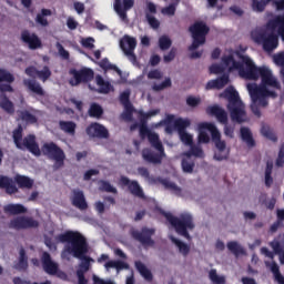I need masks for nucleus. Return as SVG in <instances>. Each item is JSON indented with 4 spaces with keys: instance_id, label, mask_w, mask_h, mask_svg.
Segmentation results:
<instances>
[{
    "instance_id": "16",
    "label": "nucleus",
    "mask_w": 284,
    "mask_h": 284,
    "mask_svg": "<svg viewBox=\"0 0 284 284\" xmlns=\"http://www.w3.org/2000/svg\"><path fill=\"white\" fill-rule=\"evenodd\" d=\"M142 159L146 163H152L153 165H161L163 163V159H165V149H162V151H159V153L152 151V149H143Z\"/></svg>"
},
{
    "instance_id": "63",
    "label": "nucleus",
    "mask_w": 284,
    "mask_h": 284,
    "mask_svg": "<svg viewBox=\"0 0 284 284\" xmlns=\"http://www.w3.org/2000/svg\"><path fill=\"white\" fill-rule=\"evenodd\" d=\"M277 168H283L284 165V143L280 148L278 156L276 160Z\"/></svg>"
},
{
    "instance_id": "41",
    "label": "nucleus",
    "mask_w": 284,
    "mask_h": 284,
    "mask_svg": "<svg viewBox=\"0 0 284 284\" xmlns=\"http://www.w3.org/2000/svg\"><path fill=\"white\" fill-rule=\"evenodd\" d=\"M95 81L100 88L99 89L100 94H109L110 93V88H112L110 82H105V80L101 75H97Z\"/></svg>"
},
{
    "instance_id": "44",
    "label": "nucleus",
    "mask_w": 284,
    "mask_h": 284,
    "mask_svg": "<svg viewBox=\"0 0 284 284\" xmlns=\"http://www.w3.org/2000/svg\"><path fill=\"white\" fill-rule=\"evenodd\" d=\"M89 116L92 119H101V116H103V108L97 103L91 104L89 109Z\"/></svg>"
},
{
    "instance_id": "29",
    "label": "nucleus",
    "mask_w": 284,
    "mask_h": 284,
    "mask_svg": "<svg viewBox=\"0 0 284 284\" xmlns=\"http://www.w3.org/2000/svg\"><path fill=\"white\" fill-rule=\"evenodd\" d=\"M222 63L225 65V68H229L230 72L241 68V62L236 61L232 54L222 57Z\"/></svg>"
},
{
    "instance_id": "62",
    "label": "nucleus",
    "mask_w": 284,
    "mask_h": 284,
    "mask_svg": "<svg viewBox=\"0 0 284 284\" xmlns=\"http://www.w3.org/2000/svg\"><path fill=\"white\" fill-rule=\"evenodd\" d=\"M174 59H176V48H172L170 52L163 57L164 63H171Z\"/></svg>"
},
{
    "instance_id": "9",
    "label": "nucleus",
    "mask_w": 284,
    "mask_h": 284,
    "mask_svg": "<svg viewBox=\"0 0 284 284\" xmlns=\"http://www.w3.org/2000/svg\"><path fill=\"white\" fill-rule=\"evenodd\" d=\"M70 80L69 84L72 85V88H77V85H81V83H90L94 79V71L90 68H81L78 69H70L69 70Z\"/></svg>"
},
{
    "instance_id": "32",
    "label": "nucleus",
    "mask_w": 284,
    "mask_h": 284,
    "mask_svg": "<svg viewBox=\"0 0 284 284\" xmlns=\"http://www.w3.org/2000/svg\"><path fill=\"white\" fill-rule=\"evenodd\" d=\"M4 212L7 214H26V212H28V209H26V206H23L22 204H9L7 206H4Z\"/></svg>"
},
{
    "instance_id": "57",
    "label": "nucleus",
    "mask_w": 284,
    "mask_h": 284,
    "mask_svg": "<svg viewBox=\"0 0 284 284\" xmlns=\"http://www.w3.org/2000/svg\"><path fill=\"white\" fill-rule=\"evenodd\" d=\"M145 18H146L149 26H151V28L153 30H159V28H161V22L154 16L146 13Z\"/></svg>"
},
{
    "instance_id": "27",
    "label": "nucleus",
    "mask_w": 284,
    "mask_h": 284,
    "mask_svg": "<svg viewBox=\"0 0 284 284\" xmlns=\"http://www.w3.org/2000/svg\"><path fill=\"white\" fill-rule=\"evenodd\" d=\"M240 136L242 141L247 145V148H254L256 142L254 141V136L252 135V131L247 126H242L240 129Z\"/></svg>"
},
{
    "instance_id": "47",
    "label": "nucleus",
    "mask_w": 284,
    "mask_h": 284,
    "mask_svg": "<svg viewBox=\"0 0 284 284\" xmlns=\"http://www.w3.org/2000/svg\"><path fill=\"white\" fill-rule=\"evenodd\" d=\"M20 119L30 125H34V123L38 121L37 116L30 113V111H20Z\"/></svg>"
},
{
    "instance_id": "45",
    "label": "nucleus",
    "mask_w": 284,
    "mask_h": 284,
    "mask_svg": "<svg viewBox=\"0 0 284 284\" xmlns=\"http://www.w3.org/2000/svg\"><path fill=\"white\" fill-rule=\"evenodd\" d=\"M9 226L13 230H26V216H18L11 220Z\"/></svg>"
},
{
    "instance_id": "61",
    "label": "nucleus",
    "mask_w": 284,
    "mask_h": 284,
    "mask_svg": "<svg viewBox=\"0 0 284 284\" xmlns=\"http://www.w3.org/2000/svg\"><path fill=\"white\" fill-rule=\"evenodd\" d=\"M57 49L58 52L60 54V57L62 59H64V61H68L70 59V52H68V50H65V48H63V45L61 43H57Z\"/></svg>"
},
{
    "instance_id": "20",
    "label": "nucleus",
    "mask_w": 284,
    "mask_h": 284,
    "mask_svg": "<svg viewBox=\"0 0 284 284\" xmlns=\"http://www.w3.org/2000/svg\"><path fill=\"white\" fill-rule=\"evenodd\" d=\"M21 41L29 47V50H39L41 48V39L37 33H31L29 30L21 32Z\"/></svg>"
},
{
    "instance_id": "52",
    "label": "nucleus",
    "mask_w": 284,
    "mask_h": 284,
    "mask_svg": "<svg viewBox=\"0 0 284 284\" xmlns=\"http://www.w3.org/2000/svg\"><path fill=\"white\" fill-rule=\"evenodd\" d=\"M38 79H40V81H42L43 83H45V81H48V79H50V77H52V71H50V67L44 65L42 70H38Z\"/></svg>"
},
{
    "instance_id": "11",
    "label": "nucleus",
    "mask_w": 284,
    "mask_h": 284,
    "mask_svg": "<svg viewBox=\"0 0 284 284\" xmlns=\"http://www.w3.org/2000/svg\"><path fill=\"white\" fill-rule=\"evenodd\" d=\"M154 229H148V227H142L141 231H133L132 232V237L141 243L143 247H153L154 245V240H152V236L155 234Z\"/></svg>"
},
{
    "instance_id": "49",
    "label": "nucleus",
    "mask_w": 284,
    "mask_h": 284,
    "mask_svg": "<svg viewBox=\"0 0 284 284\" xmlns=\"http://www.w3.org/2000/svg\"><path fill=\"white\" fill-rule=\"evenodd\" d=\"M271 272L274 274L275 280L278 283L284 284V276L281 274V268L278 267V264H276V262L271 263Z\"/></svg>"
},
{
    "instance_id": "24",
    "label": "nucleus",
    "mask_w": 284,
    "mask_h": 284,
    "mask_svg": "<svg viewBox=\"0 0 284 284\" xmlns=\"http://www.w3.org/2000/svg\"><path fill=\"white\" fill-rule=\"evenodd\" d=\"M14 183L18 184L20 190H32L34 187V180L28 175L17 174L14 176Z\"/></svg>"
},
{
    "instance_id": "58",
    "label": "nucleus",
    "mask_w": 284,
    "mask_h": 284,
    "mask_svg": "<svg viewBox=\"0 0 284 284\" xmlns=\"http://www.w3.org/2000/svg\"><path fill=\"white\" fill-rule=\"evenodd\" d=\"M39 227V221L30 216H24V230H32Z\"/></svg>"
},
{
    "instance_id": "36",
    "label": "nucleus",
    "mask_w": 284,
    "mask_h": 284,
    "mask_svg": "<svg viewBox=\"0 0 284 284\" xmlns=\"http://www.w3.org/2000/svg\"><path fill=\"white\" fill-rule=\"evenodd\" d=\"M172 243H174V245H176L180 254H182V256H187V254H190V245L185 244L183 241L171 236L170 237Z\"/></svg>"
},
{
    "instance_id": "64",
    "label": "nucleus",
    "mask_w": 284,
    "mask_h": 284,
    "mask_svg": "<svg viewBox=\"0 0 284 284\" xmlns=\"http://www.w3.org/2000/svg\"><path fill=\"white\" fill-rule=\"evenodd\" d=\"M274 63H276L281 69L284 68V52L277 53L273 57Z\"/></svg>"
},
{
    "instance_id": "39",
    "label": "nucleus",
    "mask_w": 284,
    "mask_h": 284,
    "mask_svg": "<svg viewBox=\"0 0 284 284\" xmlns=\"http://www.w3.org/2000/svg\"><path fill=\"white\" fill-rule=\"evenodd\" d=\"M100 68H102V70H104L105 72H108V70H113L114 72H116V74H119V77L123 74V71H121V69H119V67H116L115 64H112L110 60H108V58L101 60Z\"/></svg>"
},
{
    "instance_id": "10",
    "label": "nucleus",
    "mask_w": 284,
    "mask_h": 284,
    "mask_svg": "<svg viewBox=\"0 0 284 284\" xmlns=\"http://www.w3.org/2000/svg\"><path fill=\"white\" fill-rule=\"evenodd\" d=\"M120 48L131 63H136V54L134 53V50H136V38L124 36L120 40Z\"/></svg>"
},
{
    "instance_id": "34",
    "label": "nucleus",
    "mask_w": 284,
    "mask_h": 284,
    "mask_svg": "<svg viewBox=\"0 0 284 284\" xmlns=\"http://www.w3.org/2000/svg\"><path fill=\"white\" fill-rule=\"evenodd\" d=\"M60 130L65 132L67 134L74 135L77 132V123L73 121H60L59 122Z\"/></svg>"
},
{
    "instance_id": "50",
    "label": "nucleus",
    "mask_w": 284,
    "mask_h": 284,
    "mask_svg": "<svg viewBox=\"0 0 284 284\" xmlns=\"http://www.w3.org/2000/svg\"><path fill=\"white\" fill-rule=\"evenodd\" d=\"M272 0H252L253 10L255 12H263Z\"/></svg>"
},
{
    "instance_id": "26",
    "label": "nucleus",
    "mask_w": 284,
    "mask_h": 284,
    "mask_svg": "<svg viewBox=\"0 0 284 284\" xmlns=\"http://www.w3.org/2000/svg\"><path fill=\"white\" fill-rule=\"evenodd\" d=\"M135 270L144 277V281H148L149 283H152L154 281V275L152 274V271L143 264L141 261H135L134 263Z\"/></svg>"
},
{
    "instance_id": "40",
    "label": "nucleus",
    "mask_w": 284,
    "mask_h": 284,
    "mask_svg": "<svg viewBox=\"0 0 284 284\" xmlns=\"http://www.w3.org/2000/svg\"><path fill=\"white\" fill-rule=\"evenodd\" d=\"M23 141V128L18 126V129H16L13 131V143L16 145V148H18V150H23V144L21 143Z\"/></svg>"
},
{
    "instance_id": "56",
    "label": "nucleus",
    "mask_w": 284,
    "mask_h": 284,
    "mask_svg": "<svg viewBox=\"0 0 284 284\" xmlns=\"http://www.w3.org/2000/svg\"><path fill=\"white\" fill-rule=\"evenodd\" d=\"M114 10L123 21L128 19V13L125 12V9H123V6L121 4V0H115Z\"/></svg>"
},
{
    "instance_id": "2",
    "label": "nucleus",
    "mask_w": 284,
    "mask_h": 284,
    "mask_svg": "<svg viewBox=\"0 0 284 284\" xmlns=\"http://www.w3.org/2000/svg\"><path fill=\"white\" fill-rule=\"evenodd\" d=\"M58 243H70V245L64 246L63 254H72L74 258H80V268L77 271V274L82 272L85 275V272L90 271V261L92 258L87 256L89 252L88 240L80 232L67 231L55 236Z\"/></svg>"
},
{
    "instance_id": "15",
    "label": "nucleus",
    "mask_w": 284,
    "mask_h": 284,
    "mask_svg": "<svg viewBox=\"0 0 284 284\" xmlns=\"http://www.w3.org/2000/svg\"><path fill=\"white\" fill-rule=\"evenodd\" d=\"M140 114V136L141 139H145V136H150L152 131L148 129V119H151V116H156V114H161L160 109L151 110L149 112L139 111Z\"/></svg>"
},
{
    "instance_id": "35",
    "label": "nucleus",
    "mask_w": 284,
    "mask_h": 284,
    "mask_svg": "<svg viewBox=\"0 0 284 284\" xmlns=\"http://www.w3.org/2000/svg\"><path fill=\"white\" fill-rule=\"evenodd\" d=\"M190 150L183 153V156H185L186 159H190L192 156H195L196 159H203L204 153H203V149H201V146L197 145H190Z\"/></svg>"
},
{
    "instance_id": "12",
    "label": "nucleus",
    "mask_w": 284,
    "mask_h": 284,
    "mask_svg": "<svg viewBox=\"0 0 284 284\" xmlns=\"http://www.w3.org/2000/svg\"><path fill=\"white\" fill-rule=\"evenodd\" d=\"M120 185H122V187H128L132 196H135L136 199H145V192H143V187H141V184H139V181L130 180V178L125 175H121Z\"/></svg>"
},
{
    "instance_id": "1",
    "label": "nucleus",
    "mask_w": 284,
    "mask_h": 284,
    "mask_svg": "<svg viewBox=\"0 0 284 284\" xmlns=\"http://www.w3.org/2000/svg\"><path fill=\"white\" fill-rule=\"evenodd\" d=\"M239 59L242 61L241 67L237 68L242 79L256 81L261 77V84L248 83L246 85L252 101L251 111L261 119V108H267V99L278 98L276 90L281 92V82L272 74V70L267 67H256L250 57L239 53Z\"/></svg>"
},
{
    "instance_id": "33",
    "label": "nucleus",
    "mask_w": 284,
    "mask_h": 284,
    "mask_svg": "<svg viewBox=\"0 0 284 284\" xmlns=\"http://www.w3.org/2000/svg\"><path fill=\"white\" fill-rule=\"evenodd\" d=\"M226 247L236 257L245 254V248H243V246H241L236 241L227 242Z\"/></svg>"
},
{
    "instance_id": "38",
    "label": "nucleus",
    "mask_w": 284,
    "mask_h": 284,
    "mask_svg": "<svg viewBox=\"0 0 284 284\" xmlns=\"http://www.w3.org/2000/svg\"><path fill=\"white\" fill-rule=\"evenodd\" d=\"M149 143H151L152 148H154L155 150H158V152H163V150H165L163 148V143L161 142V140L159 139V134L151 132L149 134Z\"/></svg>"
},
{
    "instance_id": "23",
    "label": "nucleus",
    "mask_w": 284,
    "mask_h": 284,
    "mask_svg": "<svg viewBox=\"0 0 284 284\" xmlns=\"http://www.w3.org/2000/svg\"><path fill=\"white\" fill-rule=\"evenodd\" d=\"M230 83V75L223 74L215 80H210L206 83V90H223Z\"/></svg>"
},
{
    "instance_id": "59",
    "label": "nucleus",
    "mask_w": 284,
    "mask_h": 284,
    "mask_svg": "<svg viewBox=\"0 0 284 284\" xmlns=\"http://www.w3.org/2000/svg\"><path fill=\"white\" fill-rule=\"evenodd\" d=\"M180 134V140L182 141V143H184V145H192L194 144V139L192 138V135H190V133H187V131H184L183 133H179Z\"/></svg>"
},
{
    "instance_id": "28",
    "label": "nucleus",
    "mask_w": 284,
    "mask_h": 284,
    "mask_svg": "<svg viewBox=\"0 0 284 284\" xmlns=\"http://www.w3.org/2000/svg\"><path fill=\"white\" fill-rule=\"evenodd\" d=\"M13 267L14 270H18V272H26V270H28V255L26 254V248H20L19 260Z\"/></svg>"
},
{
    "instance_id": "19",
    "label": "nucleus",
    "mask_w": 284,
    "mask_h": 284,
    "mask_svg": "<svg viewBox=\"0 0 284 284\" xmlns=\"http://www.w3.org/2000/svg\"><path fill=\"white\" fill-rule=\"evenodd\" d=\"M28 150L33 156H41V149L39 148V143H37V136L34 134H29L22 140V149Z\"/></svg>"
},
{
    "instance_id": "8",
    "label": "nucleus",
    "mask_w": 284,
    "mask_h": 284,
    "mask_svg": "<svg viewBox=\"0 0 284 284\" xmlns=\"http://www.w3.org/2000/svg\"><path fill=\"white\" fill-rule=\"evenodd\" d=\"M206 114H210V116H215L219 123L224 125L225 136L234 139V126L227 124V111L215 104L206 108Z\"/></svg>"
},
{
    "instance_id": "43",
    "label": "nucleus",
    "mask_w": 284,
    "mask_h": 284,
    "mask_svg": "<svg viewBox=\"0 0 284 284\" xmlns=\"http://www.w3.org/2000/svg\"><path fill=\"white\" fill-rule=\"evenodd\" d=\"M50 14H52V11H50V9H42L41 13L37 14V23L43 26V28L48 27V19H45V17H50Z\"/></svg>"
},
{
    "instance_id": "37",
    "label": "nucleus",
    "mask_w": 284,
    "mask_h": 284,
    "mask_svg": "<svg viewBox=\"0 0 284 284\" xmlns=\"http://www.w3.org/2000/svg\"><path fill=\"white\" fill-rule=\"evenodd\" d=\"M192 125V122L189 119L179 118L174 121V128L178 130L179 134L186 132L187 128Z\"/></svg>"
},
{
    "instance_id": "48",
    "label": "nucleus",
    "mask_w": 284,
    "mask_h": 284,
    "mask_svg": "<svg viewBox=\"0 0 284 284\" xmlns=\"http://www.w3.org/2000/svg\"><path fill=\"white\" fill-rule=\"evenodd\" d=\"M100 190L101 192H108L109 194H119L116 187L105 180L100 181Z\"/></svg>"
},
{
    "instance_id": "53",
    "label": "nucleus",
    "mask_w": 284,
    "mask_h": 284,
    "mask_svg": "<svg viewBox=\"0 0 284 284\" xmlns=\"http://www.w3.org/2000/svg\"><path fill=\"white\" fill-rule=\"evenodd\" d=\"M209 278L213 284H225V276H220L216 270L210 271Z\"/></svg>"
},
{
    "instance_id": "31",
    "label": "nucleus",
    "mask_w": 284,
    "mask_h": 284,
    "mask_svg": "<svg viewBox=\"0 0 284 284\" xmlns=\"http://www.w3.org/2000/svg\"><path fill=\"white\" fill-rule=\"evenodd\" d=\"M106 270H116V272H121V270H130V264L123 261H109L104 264Z\"/></svg>"
},
{
    "instance_id": "54",
    "label": "nucleus",
    "mask_w": 284,
    "mask_h": 284,
    "mask_svg": "<svg viewBox=\"0 0 284 284\" xmlns=\"http://www.w3.org/2000/svg\"><path fill=\"white\" fill-rule=\"evenodd\" d=\"M166 88H172V79L166 78L162 83L160 84H153L152 90L154 92H161L162 90H165Z\"/></svg>"
},
{
    "instance_id": "21",
    "label": "nucleus",
    "mask_w": 284,
    "mask_h": 284,
    "mask_svg": "<svg viewBox=\"0 0 284 284\" xmlns=\"http://www.w3.org/2000/svg\"><path fill=\"white\" fill-rule=\"evenodd\" d=\"M0 190H4L6 194L10 196L19 193V187H17L14 180L8 175H0Z\"/></svg>"
},
{
    "instance_id": "55",
    "label": "nucleus",
    "mask_w": 284,
    "mask_h": 284,
    "mask_svg": "<svg viewBox=\"0 0 284 284\" xmlns=\"http://www.w3.org/2000/svg\"><path fill=\"white\" fill-rule=\"evenodd\" d=\"M194 161L186 159L182 160V170L187 174H192L194 172Z\"/></svg>"
},
{
    "instance_id": "7",
    "label": "nucleus",
    "mask_w": 284,
    "mask_h": 284,
    "mask_svg": "<svg viewBox=\"0 0 284 284\" xmlns=\"http://www.w3.org/2000/svg\"><path fill=\"white\" fill-rule=\"evenodd\" d=\"M189 31L192 34L193 42L189 47L190 52H194V50H199L201 45H205L206 37L210 34V27L203 21L194 22Z\"/></svg>"
},
{
    "instance_id": "51",
    "label": "nucleus",
    "mask_w": 284,
    "mask_h": 284,
    "mask_svg": "<svg viewBox=\"0 0 284 284\" xmlns=\"http://www.w3.org/2000/svg\"><path fill=\"white\" fill-rule=\"evenodd\" d=\"M159 48L162 51L170 50V48H172V40L168 36L160 37Z\"/></svg>"
},
{
    "instance_id": "60",
    "label": "nucleus",
    "mask_w": 284,
    "mask_h": 284,
    "mask_svg": "<svg viewBox=\"0 0 284 284\" xmlns=\"http://www.w3.org/2000/svg\"><path fill=\"white\" fill-rule=\"evenodd\" d=\"M162 14H166L168 17H174V14H176V3H171L168 7L163 8Z\"/></svg>"
},
{
    "instance_id": "42",
    "label": "nucleus",
    "mask_w": 284,
    "mask_h": 284,
    "mask_svg": "<svg viewBox=\"0 0 284 284\" xmlns=\"http://www.w3.org/2000/svg\"><path fill=\"white\" fill-rule=\"evenodd\" d=\"M162 185L165 187V190H170L173 192V194H176V196H181V186L176 185L174 182H170L168 180H161Z\"/></svg>"
},
{
    "instance_id": "3",
    "label": "nucleus",
    "mask_w": 284,
    "mask_h": 284,
    "mask_svg": "<svg viewBox=\"0 0 284 284\" xmlns=\"http://www.w3.org/2000/svg\"><path fill=\"white\" fill-rule=\"evenodd\" d=\"M223 97L229 101L227 110L230 112L231 121L233 123H247V112L245 111V104L239 95V91L234 88H229L224 91Z\"/></svg>"
},
{
    "instance_id": "13",
    "label": "nucleus",
    "mask_w": 284,
    "mask_h": 284,
    "mask_svg": "<svg viewBox=\"0 0 284 284\" xmlns=\"http://www.w3.org/2000/svg\"><path fill=\"white\" fill-rule=\"evenodd\" d=\"M255 41L257 43H262L263 50H265V52H272L278 48V36L274 33H258Z\"/></svg>"
},
{
    "instance_id": "46",
    "label": "nucleus",
    "mask_w": 284,
    "mask_h": 284,
    "mask_svg": "<svg viewBox=\"0 0 284 284\" xmlns=\"http://www.w3.org/2000/svg\"><path fill=\"white\" fill-rule=\"evenodd\" d=\"M261 133L265 136V139H268L274 143L278 141V136H276V133H274V131L268 125H263L261 129Z\"/></svg>"
},
{
    "instance_id": "22",
    "label": "nucleus",
    "mask_w": 284,
    "mask_h": 284,
    "mask_svg": "<svg viewBox=\"0 0 284 284\" xmlns=\"http://www.w3.org/2000/svg\"><path fill=\"white\" fill-rule=\"evenodd\" d=\"M72 194L71 203L73 207L81 211L88 210V201H85V194L83 191L74 189Z\"/></svg>"
},
{
    "instance_id": "30",
    "label": "nucleus",
    "mask_w": 284,
    "mask_h": 284,
    "mask_svg": "<svg viewBox=\"0 0 284 284\" xmlns=\"http://www.w3.org/2000/svg\"><path fill=\"white\" fill-rule=\"evenodd\" d=\"M0 108L7 112V114L14 113V103L8 99V95L2 94L0 95Z\"/></svg>"
},
{
    "instance_id": "17",
    "label": "nucleus",
    "mask_w": 284,
    "mask_h": 284,
    "mask_svg": "<svg viewBox=\"0 0 284 284\" xmlns=\"http://www.w3.org/2000/svg\"><path fill=\"white\" fill-rule=\"evenodd\" d=\"M10 83H14V75L10 71L0 68V92H14Z\"/></svg>"
},
{
    "instance_id": "14",
    "label": "nucleus",
    "mask_w": 284,
    "mask_h": 284,
    "mask_svg": "<svg viewBox=\"0 0 284 284\" xmlns=\"http://www.w3.org/2000/svg\"><path fill=\"white\" fill-rule=\"evenodd\" d=\"M85 133L90 139H110V131L99 122H92L87 126Z\"/></svg>"
},
{
    "instance_id": "25",
    "label": "nucleus",
    "mask_w": 284,
    "mask_h": 284,
    "mask_svg": "<svg viewBox=\"0 0 284 284\" xmlns=\"http://www.w3.org/2000/svg\"><path fill=\"white\" fill-rule=\"evenodd\" d=\"M23 85H26L30 92H33V94H37L38 97H43L45 94V91H43L41 84L36 80L24 79Z\"/></svg>"
},
{
    "instance_id": "4",
    "label": "nucleus",
    "mask_w": 284,
    "mask_h": 284,
    "mask_svg": "<svg viewBox=\"0 0 284 284\" xmlns=\"http://www.w3.org/2000/svg\"><path fill=\"white\" fill-rule=\"evenodd\" d=\"M163 216L166 221L174 227L176 234L180 236H184L187 241H192V236L190 235V231L194 230L196 225H194V217L190 213H182L180 217L172 215V213L163 212Z\"/></svg>"
},
{
    "instance_id": "18",
    "label": "nucleus",
    "mask_w": 284,
    "mask_h": 284,
    "mask_svg": "<svg viewBox=\"0 0 284 284\" xmlns=\"http://www.w3.org/2000/svg\"><path fill=\"white\" fill-rule=\"evenodd\" d=\"M41 263L43 271L50 276H55V274H59V264L52 261V256L50 255V253H42Z\"/></svg>"
},
{
    "instance_id": "5",
    "label": "nucleus",
    "mask_w": 284,
    "mask_h": 284,
    "mask_svg": "<svg viewBox=\"0 0 284 284\" xmlns=\"http://www.w3.org/2000/svg\"><path fill=\"white\" fill-rule=\"evenodd\" d=\"M201 130H207L211 133L213 143L217 152L214 153L215 161H227L230 159V149L224 140H221V132L216 129L214 123L204 122L200 124Z\"/></svg>"
},
{
    "instance_id": "6",
    "label": "nucleus",
    "mask_w": 284,
    "mask_h": 284,
    "mask_svg": "<svg viewBox=\"0 0 284 284\" xmlns=\"http://www.w3.org/2000/svg\"><path fill=\"white\" fill-rule=\"evenodd\" d=\"M41 152L43 156H48L53 163V171L57 172L65 165V152L63 149L57 145L54 142H45L42 148Z\"/></svg>"
}]
</instances>
